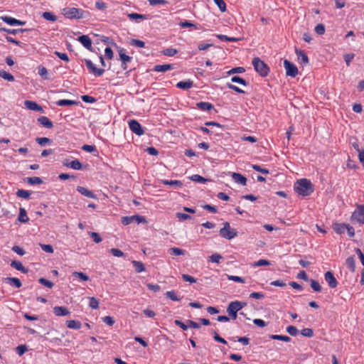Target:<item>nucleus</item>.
I'll list each match as a JSON object with an SVG mask.
<instances>
[{"label": "nucleus", "mask_w": 364, "mask_h": 364, "mask_svg": "<svg viewBox=\"0 0 364 364\" xmlns=\"http://www.w3.org/2000/svg\"><path fill=\"white\" fill-rule=\"evenodd\" d=\"M294 189L299 195L307 196L314 192V186L309 180L302 178L296 181Z\"/></svg>", "instance_id": "obj_1"}, {"label": "nucleus", "mask_w": 364, "mask_h": 364, "mask_svg": "<svg viewBox=\"0 0 364 364\" xmlns=\"http://www.w3.org/2000/svg\"><path fill=\"white\" fill-rule=\"evenodd\" d=\"M85 11L75 7H65L62 9L61 14L69 19H80L85 17Z\"/></svg>", "instance_id": "obj_2"}, {"label": "nucleus", "mask_w": 364, "mask_h": 364, "mask_svg": "<svg viewBox=\"0 0 364 364\" xmlns=\"http://www.w3.org/2000/svg\"><path fill=\"white\" fill-rule=\"evenodd\" d=\"M246 306V303L235 301L229 304L227 308V312L232 317V319H236L237 316V311L241 310Z\"/></svg>", "instance_id": "obj_3"}, {"label": "nucleus", "mask_w": 364, "mask_h": 364, "mask_svg": "<svg viewBox=\"0 0 364 364\" xmlns=\"http://www.w3.org/2000/svg\"><path fill=\"white\" fill-rule=\"evenodd\" d=\"M252 65L255 70L262 76L265 77L268 75L269 68L267 64L259 58H255L252 60Z\"/></svg>", "instance_id": "obj_4"}, {"label": "nucleus", "mask_w": 364, "mask_h": 364, "mask_svg": "<svg viewBox=\"0 0 364 364\" xmlns=\"http://www.w3.org/2000/svg\"><path fill=\"white\" fill-rule=\"evenodd\" d=\"M237 235V231L230 228V223L228 222L224 223L223 228L220 230V235L228 240L234 238Z\"/></svg>", "instance_id": "obj_5"}, {"label": "nucleus", "mask_w": 364, "mask_h": 364, "mask_svg": "<svg viewBox=\"0 0 364 364\" xmlns=\"http://www.w3.org/2000/svg\"><path fill=\"white\" fill-rule=\"evenodd\" d=\"M352 220L356 221L360 224L364 223V205H358L357 208L353 213Z\"/></svg>", "instance_id": "obj_6"}, {"label": "nucleus", "mask_w": 364, "mask_h": 364, "mask_svg": "<svg viewBox=\"0 0 364 364\" xmlns=\"http://www.w3.org/2000/svg\"><path fill=\"white\" fill-rule=\"evenodd\" d=\"M284 66L287 76L294 77L298 75V68L294 63H291L288 60H284Z\"/></svg>", "instance_id": "obj_7"}, {"label": "nucleus", "mask_w": 364, "mask_h": 364, "mask_svg": "<svg viewBox=\"0 0 364 364\" xmlns=\"http://www.w3.org/2000/svg\"><path fill=\"white\" fill-rule=\"evenodd\" d=\"M85 62L90 72L92 73L95 76L100 77L103 75L105 72L104 69L96 68L90 60L85 59Z\"/></svg>", "instance_id": "obj_8"}, {"label": "nucleus", "mask_w": 364, "mask_h": 364, "mask_svg": "<svg viewBox=\"0 0 364 364\" xmlns=\"http://www.w3.org/2000/svg\"><path fill=\"white\" fill-rule=\"evenodd\" d=\"M129 129L132 132L138 136H141L144 134V130L141 124L135 119H132L129 122Z\"/></svg>", "instance_id": "obj_9"}, {"label": "nucleus", "mask_w": 364, "mask_h": 364, "mask_svg": "<svg viewBox=\"0 0 364 364\" xmlns=\"http://www.w3.org/2000/svg\"><path fill=\"white\" fill-rule=\"evenodd\" d=\"M324 277L331 288H335L337 287L338 282L331 272L328 271L326 272Z\"/></svg>", "instance_id": "obj_10"}, {"label": "nucleus", "mask_w": 364, "mask_h": 364, "mask_svg": "<svg viewBox=\"0 0 364 364\" xmlns=\"http://www.w3.org/2000/svg\"><path fill=\"white\" fill-rule=\"evenodd\" d=\"M78 41H80L85 48H86L87 50L92 51V41L90 38L88 36L82 35L78 38Z\"/></svg>", "instance_id": "obj_11"}, {"label": "nucleus", "mask_w": 364, "mask_h": 364, "mask_svg": "<svg viewBox=\"0 0 364 364\" xmlns=\"http://www.w3.org/2000/svg\"><path fill=\"white\" fill-rule=\"evenodd\" d=\"M295 53L300 63L304 65L309 63V58L304 50L296 48Z\"/></svg>", "instance_id": "obj_12"}, {"label": "nucleus", "mask_w": 364, "mask_h": 364, "mask_svg": "<svg viewBox=\"0 0 364 364\" xmlns=\"http://www.w3.org/2000/svg\"><path fill=\"white\" fill-rule=\"evenodd\" d=\"M53 313L57 316H64L70 314L69 310L65 306H55Z\"/></svg>", "instance_id": "obj_13"}, {"label": "nucleus", "mask_w": 364, "mask_h": 364, "mask_svg": "<svg viewBox=\"0 0 364 364\" xmlns=\"http://www.w3.org/2000/svg\"><path fill=\"white\" fill-rule=\"evenodd\" d=\"M231 176L235 183H240L242 186H245L247 183V178L240 173H232Z\"/></svg>", "instance_id": "obj_14"}, {"label": "nucleus", "mask_w": 364, "mask_h": 364, "mask_svg": "<svg viewBox=\"0 0 364 364\" xmlns=\"http://www.w3.org/2000/svg\"><path fill=\"white\" fill-rule=\"evenodd\" d=\"M24 105H25L26 107L28 109L38 111V112L43 111L42 107L35 102L26 100L24 102Z\"/></svg>", "instance_id": "obj_15"}, {"label": "nucleus", "mask_w": 364, "mask_h": 364, "mask_svg": "<svg viewBox=\"0 0 364 364\" xmlns=\"http://www.w3.org/2000/svg\"><path fill=\"white\" fill-rule=\"evenodd\" d=\"M77 191L81 193L82 195L87 197V198H97L95 195L90 190H88L87 188H85V187H82V186H77Z\"/></svg>", "instance_id": "obj_16"}, {"label": "nucleus", "mask_w": 364, "mask_h": 364, "mask_svg": "<svg viewBox=\"0 0 364 364\" xmlns=\"http://www.w3.org/2000/svg\"><path fill=\"white\" fill-rule=\"evenodd\" d=\"M193 82L191 80L186 81H181L176 84V87L179 89L187 90L192 87Z\"/></svg>", "instance_id": "obj_17"}, {"label": "nucleus", "mask_w": 364, "mask_h": 364, "mask_svg": "<svg viewBox=\"0 0 364 364\" xmlns=\"http://www.w3.org/2000/svg\"><path fill=\"white\" fill-rule=\"evenodd\" d=\"M11 266L16 269L21 271L23 273H27L28 272V269L25 268L22 263L20 261H12L11 263Z\"/></svg>", "instance_id": "obj_18"}, {"label": "nucleus", "mask_w": 364, "mask_h": 364, "mask_svg": "<svg viewBox=\"0 0 364 364\" xmlns=\"http://www.w3.org/2000/svg\"><path fill=\"white\" fill-rule=\"evenodd\" d=\"M38 121L46 128L50 129L53 127V122L47 117H41L38 119Z\"/></svg>", "instance_id": "obj_19"}, {"label": "nucleus", "mask_w": 364, "mask_h": 364, "mask_svg": "<svg viewBox=\"0 0 364 364\" xmlns=\"http://www.w3.org/2000/svg\"><path fill=\"white\" fill-rule=\"evenodd\" d=\"M5 280L8 284L16 288H20L22 286L21 282L18 278L6 277L5 278Z\"/></svg>", "instance_id": "obj_20"}, {"label": "nucleus", "mask_w": 364, "mask_h": 364, "mask_svg": "<svg viewBox=\"0 0 364 364\" xmlns=\"http://www.w3.org/2000/svg\"><path fill=\"white\" fill-rule=\"evenodd\" d=\"M173 68L171 64L157 65L154 68V70L156 72H166Z\"/></svg>", "instance_id": "obj_21"}, {"label": "nucleus", "mask_w": 364, "mask_h": 364, "mask_svg": "<svg viewBox=\"0 0 364 364\" xmlns=\"http://www.w3.org/2000/svg\"><path fill=\"white\" fill-rule=\"evenodd\" d=\"M162 183L164 185L172 186L176 188H181L183 186V183L181 181L174 180V181H168V180H162Z\"/></svg>", "instance_id": "obj_22"}, {"label": "nucleus", "mask_w": 364, "mask_h": 364, "mask_svg": "<svg viewBox=\"0 0 364 364\" xmlns=\"http://www.w3.org/2000/svg\"><path fill=\"white\" fill-rule=\"evenodd\" d=\"M18 220L21 222V223H26L28 221L29 218L27 215V213L26 211V210L23 208H21L19 209V215H18Z\"/></svg>", "instance_id": "obj_23"}, {"label": "nucleus", "mask_w": 364, "mask_h": 364, "mask_svg": "<svg viewBox=\"0 0 364 364\" xmlns=\"http://www.w3.org/2000/svg\"><path fill=\"white\" fill-rule=\"evenodd\" d=\"M67 327L71 329H80L81 323L75 320H70L66 321Z\"/></svg>", "instance_id": "obj_24"}, {"label": "nucleus", "mask_w": 364, "mask_h": 364, "mask_svg": "<svg viewBox=\"0 0 364 364\" xmlns=\"http://www.w3.org/2000/svg\"><path fill=\"white\" fill-rule=\"evenodd\" d=\"M197 107L203 111H209L213 109V106L212 104L205 102H200L197 103Z\"/></svg>", "instance_id": "obj_25"}, {"label": "nucleus", "mask_w": 364, "mask_h": 364, "mask_svg": "<svg viewBox=\"0 0 364 364\" xmlns=\"http://www.w3.org/2000/svg\"><path fill=\"white\" fill-rule=\"evenodd\" d=\"M72 277H73L75 278H78L79 279H80L82 281H85V282L90 280V277L86 274L81 272H73Z\"/></svg>", "instance_id": "obj_26"}, {"label": "nucleus", "mask_w": 364, "mask_h": 364, "mask_svg": "<svg viewBox=\"0 0 364 364\" xmlns=\"http://www.w3.org/2000/svg\"><path fill=\"white\" fill-rule=\"evenodd\" d=\"M136 272L140 273L145 271V267L141 262L134 260L132 262Z\"/></svg>", "instance_id": "obj_27"}, {"label": "nucleus", "mask_w": 364, "mask_h": 364, "mask_svg": "<svg viewBox=\"0 0 364 364\" xmlns=\"http://www.w3.org/2000/svg\"><path fill=\"white\" fill-rule=\"evenodd\" d=\"M346 264L348 267V268L351 271L354 272L355 269V258L354 257H349L347 258L346 261Z\"/></svg>", "instance_id": "obj_28"}, {"label": "nucleus", "mask_w": 364, "mask_h": 364, "mask_svg": "<svg viewBox=\"0 0 364 364\" xmlns=\"http://www.w3.org/2000/svg\"><path fill=\"white\" fill-rule=\"evenodd\" d=\"M31 195V192L23 189H19L16 192V196L19 198L28 199Z\"/></svg>", "instance_id": "obj_29"}, {"label": "nucleus", "mask_w": 364, "mask_h": 364, "mask_svg": "<svg viewBox=\"0 0 364 364\" xmlns=\"http://www.w3.org/2000/svg\"><path fill=\"white\" fill-rule=\"evenodd\" d=\"M119 58H120V60L123 62V63H128V62H130L132 60V57L126 55L124 53V48H120L119 50Z\"/></svg>", "instance_id": "obj_30"}, {"label": "nucleus", "mask_w": 364, "mask_h": 364, "mask_svg": "<svg viewBox=\"0 0 364 364\" xmlns=\"http://www.w3.org/2000/svg\"><path fill=\"white\" fill-rule=\"evenodd\" d=\"M77 102L76 101H73V100H58L56 104L58 105V106H70V105H77Z\"/></svg>", "instance_id": "obj_31"}, {"label": "nucleus", "mask_w": 364, "mask_h": 364, "mask_svg": "<svg viewBox=\"0 0 364 364\" xmlns=\"http://www.w3.org/2000/svg\"><path fill=\"white\" fill-rule=\"evenodd\" d=\"M215 36L221 41H230V42H237L240 40V38H239L228 37V36H227L225 35H223V34H218Z\"/></svg>", "instance_id": "obj_32"}, {"label": "nucleus", "mask_w": 364, "mask_h": 364, "mask_svg": "<svg viewBox=\"0 0 364 364\" xmlns=\"http://www.w3.org/2000/svg\"><path fill=\"white\" fill-rule=\"evenodd\" d=\"M27 183L30 185H39L43 183V180L39 177L27 178Z\"/></svg>", "instance_id": "obj_33"}, {"label": "nucleus", "mask_w": 364, "mask_h": 364, "mask_svg": "<svg viewBox=\"0 0 364 364\" xmlns=\"http://www.w3.org/2000/svg\"><path fill=\"white\" fill-rule=\"evenodd\" d=\"M168 252L171 255L180 256V255H184L186 253V251L182 249L178 248V247H171L168 250Z\"/></svg>", "instance_id": "obj_34"}, {"label": "nucleus", "mask_w": 364, "mask_h": 364, "mask_svg": "<svg viewBox=\"0 0 364 364\" xmlns=\"http://www.w3.org/2000/svg\"><path fill=\"white\" fill-rule=\"evenodd\" d=\"M166 297L174 301H181V297L177 296L175 291L173 290L166 291Z\"/></svg>", "instance_id": "obj_35"}, {"label": "nucleus", "mask_w": 364, "mask_h": 364, "mask_svg": "<svg viewBox=\"0 0 364 364\" xmlns=\"http://www.w3.org/2000/svg\"><path fill=\"white\" fill-rule=\"evenodd\" d=\"M70 168L74 170H80L82 168V164L78 159H75L69 163Z\"/></svg>", "instance_id": "obj_36"}, {"label": "nucleus", "mask_w": 364, "mask_h": 364, "mask_svg": "<svg viewBox=\"0 0 364 364\" xmlns=\"http://www.w3.org/2000/svg\"><path fill=\"white\" fill-rule=\"evenodd\" d=\"M0 77L10 82L14 81V77L5 70H0Z\"/></svg>", "instance_id": "obj_37"}, {"label": "nucleus", "mask_w": 364, "mask_h": 364, "mask_svg": "<svg viewBox=\"0 0 364 364\" xmlns=\"http://www.w3.org/2000/svg\"><path fill=\"white\" fill-rule=\"evenodd\" d=\"M27 31L26 29H9V28H0V31H4V32H6L7 33H9V34H13V35H16L20 32H24Z\"/></svg>", "instance_id": "obj_38"}, {"label": "nucleus", "mask_w": 364, "mask_h": 364, "mask_svg": "<svg viewBox=\"0 0 364 364\" xmlns=\"http://www.w3.org/2000/svg\"><path fill=\"white\" fill-rule=\"evenodd\" d=\"M270 338L274 340H279L282 341L284 342H289L291 341V338L287 336H282V335H271Z\"/></svg>", "instance_id": "obj_39"}, {"label": "nucleus", "mask_w": 364, "mask_h": 364, "mask_svg": "<svg viewBox=\"0 0 364 364\" xmlns=\"http://www.w3.org/2000/svg\"><path fill=\"white\" fill-rule=\"evenodd\" d=\"M128 17L132 20H136V19L144 20V19L147 18L146 15L139 14H136V13L129 14Z\"/></svg>", "instance_id": "obj_40"}, {"label": "nucleus", "mask_w": 364, "mask_h": 364, "mask_svg": "<svg viewBox=\"0 0 364 364\" xmlns=\"http://www.w3.org/2000/svg\"><path fill=\"white\" fill-rule=\"evenodd\" d=\"M231 81L232 82H236V83H238L240 85H242L243 86H247V82L244 80L243 78L239 77V76H233L232 78H231Z\"/></svg>", "instance_id": "obj_41"}, {"label": "nucleus", "mask_w": 364, "mask_h": 364, "mask_svg": "<svg viewBox=\"0 0 364 364\" xmlns=\"http://www.w3.org/2000/svg\"><path fill=\"white\" fill-rule=\"evenodd\" d=\"M42 16L48 20V21H55L57 20V17L51 12H44L42 14Z\"/></svg>", "instance_id": "obj_42"}, {"label": "nucleus", "mask_w": 364, "mask_h": 364, "mask_svg": "<svg viewBox=\"0 0 364 364\" xmlns=\"http://www.w3.org/2000/svg\"><path fill=\"white\" fill-rule=\"evenodd\" d=\"M190 179L191 181H196V182H198V183H205V182L208 181V179L205 178H203L201 176L198 175V174H195V175L191 176L190 177Z\"/></svg>", "instance_id": "obj_43"}, {"label": "nucleus", "mask_w": 364, "mask_h": 364, "mask_svg": "<svg viewBox=\"0 0 364 364\" xmlns=\"http://www.w3.org/2000/svg\"><path fill=\"white\" fill-rule=\"evenodd\" d=\"M301 334L303 336L311 338L314 336V331L312 328H306L301 330Z\"/></svg>", "instance_id": "obj_44"}, {"label": "nucleus", "mask_w": 364, "mask_h": 364, "mask_svg": "<svg viewBox=\"0 0 364 364\" xmlns=\"http://www.w3.org/2000/svg\"><path fill=\"white\" fill-rule=\"evenodd\" d=\"M179 25L182 27V28H190V27H193L195 28L196 29H198V27L197 26V24H195V23H193L188 21H181Z\"/></svg>", "instance_id": "obj_45"}, {"label": "nucleus", "mask_w": 364, "mask_h": 364, "mask_svg": "<svg viewBox=\"0 0 364 364\" xmlns=\"http://www.w3.org/2000/svg\"><path fill=\"white\" fill-rule=\"evenodd\" d=\"M28 350V348L26 345H20L16 347V351L20 356L23 355Z\"/></svg>", "instance_id": "obj_46"}, {"label": "nucleus", "mask_w": 364, "mask_h": 364, "mask_svg": "<svg viewBox=\"0 0 364 364\" xmlns=\"http://www.w3.org/2000/svg\"><path fill=\"white\" fill-rule=\"evenodd\" d=\"M178 53V50L175 48H166L162 51V53L166 56H173Z\"/></svg>", "instance_id": "obj_47"}, {"label": "nucleus", "mask_w": 364, "mask_h": 364, "mask_svg": "<svg viewBox=\"0 0 364 364\" xmlns=\"http://www.w3.org/2000/svg\"><path fill=\"white\" fill-rule=\"evenodd\" d=\"M1 19L11 26H15L16 18L7 16H4L1 17Z\"/></svg>", "instance_id": "obj_48"}, {"label": "nucleus", "mask_w": 364, "mask_h": 364, "mask_svg": "<svg viewBox=\"0 0 364 364\" xmlns=\"http://www.w3.org/2000/svg\"><path fill=\"white\" fill-rule=\"evenodd\" d=\"M89 306L90 308L93 309H97L99 307V301L95 297H90V303Z\"/></svg>", "instance_id": "obj_49"}, {"label": "nucleus", "mask_w": 364, "mask_h": 364, "mask_svg": "<svg viewBox=\"0 0 364 364\" xmlns=\"http://www.w3.org/2000/svg\"><path fill=\"white\" fill-rule=\"evenodd\" d=\"M38 282H39V283L47 287L49 289H51L54 286V284L52 282H50L45 278H40L38 279Z\"/></svg>", "instance_id": "obj_50"}, {"label": "nucleus", "mask_w": 364, "mask_h": 364, "mask_svg": "<svg viewBox=\"0 0 364 364\" xmlns=\"http://www.w3.org/2000/svg\"><path fill=\"white\" fill-rule=\"evenodd\" d=\"M346 224H343V225L336 224L333 228L334 230L337 233H339V234L343 233L346 230Z\"/></svg>", "instance_id": "obj_51"}, {"label": "nucleus", "mask_w": 364, "mask_h": 364, "mask_svg": "<svg viewBox=\"0 0 364 364\" xmlns=\"http://www.w3.org/2000/svg\"><path fill=\"white\" fill-rule=\"evenodd\" d=\"M214 2L222 12L226 11V4L223 0H214Z\"/></svg>", "instance_id": "obj_52"}, {"label": "nucleus", "mask_w": 364, "mask_h": 364, "mask_svg": "<svg viewBox=\"0 0 364 364\" xmlns=\"http://www.w3.org/2000/svg\"><path fill=\"white\" fill-rule=\"evenodd\" d=\"M287 331L293 336H296L299 333V331L296 327L294 326H289L287 327Z\"/></svg>", "instance_id": "obj_53"}, {"label": "nucleus", "mask_w": 364, "mask_h": 364, "mask_svg": "<svg viewBox=\"0 0 364 364\" xmlns=\"http://www.w3.org/2000/svg\"><path fill=\"white\" fill-rule=\"evenodd\" d=\"M268 265H270V262L267 259H259L252 264L253 267H261Z\"/></svg>", "instance_id": "obj_54"}, {"label": "nucleus", "mask_w": 364, "mask_h": 364, "mask_svg": "<svg viewBox=\"0 0 364 364\" xmlns=\"http://www.w3.org/2000/svg\"><path fill=\"white\" fill-rule=\"evenodd\" d=\"M36 141L41 146H46L47 144L50 143L51 140L47 137L37 138Z\"/></svg>", "instance_id": "obj_55"}, {"label": "nucleus", "mask_w": 364, "mask_h": 364, "mask_svg": "<svg viewBox=\"0 0 364 364\" xmlns=\"http://www.w3.org/2000/svg\"><path fill=\"white\" fill-rule=\"evenodd\" d=\"M311 287L315 291H321V287L319 284V283L314 279L311 280Z\"/></svg>", "instance_id": "obj_56"}, {"label": "nucleus", "mask_w": 364, "mask_h": 364, "mask_svg": "<svg viewBox=\"0 0 364 364\" xmlns=\"http://www.w3.org/2000/svg\"><path fill=\"white\" fill-rule=\"evenodd\" d=\"M38 74L44 79H48V70L43 66L38 68Z\"/></svg>", "instance_id": "obj_57"}, {"label": "nucleus", "mask_w": 364, "mask_h": 364, "mask_svg": "<svg viewBox=\"0 0 364 364\" xmlns=\"http://www.w3.org/2000/svg\"><path fill=\"white\" fill-rule=\"evenodd\" d=\"M131 44L134 46L139 48H144L145 46V43L138 39H132L131 41Z\"/></svg>", "instance_id": "obj_58"}, {"label": "nucleus", "mask_w": 364, "mask_h": 364, "mask_svg": "<svg viewBox=\"0 0 364 364\" xmlns=\"http://www.w3.org/2000/svg\"><path fill=\"white\" fill-rule=\"evenodd\" d=\"M110 252L112 254L113 256L117 257H123L124 255V254L122 251H121L119 249H116V248H112L110 250Z\"/></svg>", "instance_id": "obj_59"}, {"label": "nucleus", "mask_w": 364, "mask_h": 364, "mask_svg": "<svg viewBox=\"0 0 364 364\" xmlns=\"http://www.w3.org/2000/svg\"><path fill=\"white\" fill-rule=\"evenodd\" d=\"M315 31L318 35H323L325 33V26L320 23L316 26Z\"/></svg>", "instance_id": "obj_60"}, {"label": "nucleus", "mask_w": 364, "mask_h": 364, "mask_svg": "<svg viewBox=\"0 0 364 364\" xmlns=\"http://www.w3.org/2000/svg\"><path fill=\"white\" fill-rule=\"evenodd\" d=\"M209 258L212 262L219 263L223 257L220 255L215 253L210 256Z\"/></svg>", "instance_id": "obj_61"}, {"label": "nucleus", "mask_w": 364, "mask_h": 364, "mask_svg": "<svg viewBox=\"0 0 364 364\" xmlns=\"http://www.w3.org/2000/svg\"><path fill=\"white\" fill-rule=\"evenodd\" d=\"M134 215L132 216H127V217H123L122 218V223L124 225H127L130 223H132L133 221H134Z\"/></svg>", "instance_id": "obj_62"}, {"label": "nucleus", "mask_w": 364, "mask_h": 364, "mask_svg": "<svg viewBox=\"0 0 364 364\" xmlns=\"http://www.w3.org/2000/svg\"><path fill=\"white\" fill-rule=\"evenodd\" d=\"M176 217L178 218L179 220H186L192 218V217L190 215L182 213H177Z\"/></svg>", "instance_id": "obj_63"}, {"label": "nucleus", "mask_w": 364, "mask_h": 364, "mask_svg": "<svg viewBox=\"0 0 364 364\" xmlns=\"http://www.w3.org/2000/svg\"><path fill=\"white\" fill-rule=\"evenodd\" d=\"M103 322H105L107 325L112 326L114 323V320L112 317L109 316H107L102 318Z\"/></svg>", "instance_id": "obj_64"}]
</instances>
